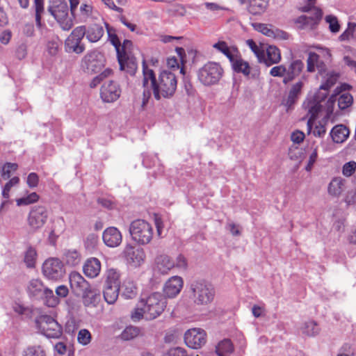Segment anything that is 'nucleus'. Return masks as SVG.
Instances as JSON below:
<instances>
[{"mask_svg":"<svg viewBox=\"0 0 356 356\" xmlns=\"http://www.w3.org/2000/svg\"><path fill=\"white\" fill-rule=\"evenodd\" d=\"M177 86V80L174 73L170 71L163 70L160 72L158 78H156L154 71L148 67L145 60H143L142 79L143 97L141 104L142 108L148 102L152 91L156 100H160L161 97L170 98L175 93Z\"/></svg>","mask_w":356,"mask_h":356,"instance_id":"1","label":"nucleus"},{"mask_svg":"<svg viewBox=\"0 0 356 356\" xmlns=\"http://www.w3.org/2000/svg\"><path fill=\"white\" fill-rule=\"evenodd\" d=\"M167 305L165 298L160 293H153L146 298H141L135 309V318L148 321L159 317Z\"/></svg>","mask_w":356,"mask_h":356,"instance_id":"2","label":"nucleus"},{"mask_svg":"<svg viewBox=\"0 0 356 356\" xmlns=\"http://www.w3.org/2000/svg\"><path fill=\"white\" fill-rule=\"evenodd\" d=\"M107 32L108 40L115 49L120 70L133 76L134 56L132 54V42L129 40H124L122 44H121L114 29L107 26Z\"/></svg>","mask_w":356,"mask_h":356,"instance_id":"3","label":"nucleus"},{"mask_svg":"<svg viewBox=\"0 0 356 356\" xmlns=\"http://www.w3.org/2000/svg\"><path fill=\"white\" fill-rule=\"evenodd\" d=\"M215 289L209 282L200 280L193 281L188 286L189 300L197 306H207L214 300Z\"/></svg>","mask_w":356,"mask_h":356,"instance_id":"4","label":"nucleus"},{"mask_svg":"<svg viewBox=\"0 0 356 356\" xmlns=\"http://www.w3.org/2000/svg\"><path fill=\"white\" fill-rule=\"evenodd\" d=\"M49 11L64 31H69L73 26L72 18L69 15L67 3L64 0H52Z\"/></svg>","mask_w":356,"mask_h":356,"instance_id":"5","label":"nucleus"},{"mask_svg":"<svg viewBox=\"0 0 356 356\" xmlns=\"http://www.w3.org/2000/svg\"><path fill=\"white\" fill-rule=\"evenodd\" d=\"M223 70L217 63L209 62L198 71V79L205 86L217 83L221 79Z\"/></svg>","mask_w":356,"mask_h":356,"instance_id":"6","label":"nucleus"},{"mask_svg":"<svg viewBox=\"0 0 356 356\" xmlns=\"http://www.w3.org/2000/svg\"><path fill=\"white\" fill-rule=\"evenodd\" d=\"M86 33L85 26L76 27L67 38L65 46L67 51L81 54L85 50V46L81 42Z\"/></svg>","mask_w":356,"mask_h":356,"instance_id":"7","label":"nucleus"},{"mask_svg":"<svg viewBox=\"0 0 356 356\" xmlns=\"http://www.w3.org/2000/svg\"><path fill=\"white\" fill-rule=\"evenodd\" d=\"M105 65L104 55L97 51L88 52L82 59L81 67L85 72L90 74L99 72Z\"/></svg>","mask_w":356,"mask_h":356,"instance_id":"8","label":"nucleus"},{"mask_svg":"<svg viewBox=\"0 0 356 356\" xmlns=\"http://www.w3.org/2000/svg\"><path fill=\"white\" fill-rule=\"evenodd\" d=\"M42 273L49 280H58L63 278L65 270L60 259L51 257L46 259L43 263Z\"/></svg>","mask_w":356,"mask_h":356,"instance_id":"9","label":"nucleus"},{"mask_svg":"<svg viewBox=\"0 0 356 356\" xmlns=\"http://www.w3.org/2000/svg\"><path fill=\"white\" fill-rule=\"evenodd\" d=\"M48 218L47 209L42 206H35L31 209L28 216V225L33 232L40 229Z\"/></svg>","mask_w":356,"mask_h":356,"instance_id":"10","label":"nucleus"},{"mask_svg":"<svg viewBox=\"0 0 356 356\" xmlns=\"http://www.w3.org/2000/svg\"><path fill=\"white\" fill-rule=\"evenodd\" d=\"M184 341L189 348H200L207 341L206 332L200 328L190 329L184 334Z\"/></svg>","mask_w":356,"mask_h":356,"instance_id":"11","label":"nucleus"},{"mask_svg":"<svg viewBox=\"0 0 356 356\" xmlns=\"http://www.w3.org/2000/svg\"><path fill=\"white\" fill-rule=\"evenodd\" d=\"M153 232L151 225L144 220H135V241L144 245L150 242Z\"/></svg>","mask_w":356,"mask_h":356,"instance_id":"12","label":"nucleus"},{"mask_svg":"<svg viewBox=\"0 0 356 356\" xmlns=\"http://www.w3.org/2000/svg\"><path fill=\"white\" fill-rule=\"evenodd\" d=\"M41 327L44 334L48 338H59L62 334V327L49 316L41 317Z\"/></svg>","mask_w":356,"mask_h":356,"instance_id":"13","label":"nucleus"},{"mask_svg":"<svg viewBox=\"0 0 356 356\" xmlns=\"http://www.w3.org/2000/svg\"><path fill=\"white\" fill-rule=\"evenodd\" d=\"M120 93L119 85L113 81L104 83L100 90L102 99L107 103L116 101L120 97Z\"/></svg>","mask_w":356,"mask_h":356,"instance_id":"14","label":"nucleus"},{"mask_svg":"<svg viewBox=\"0 0 356 356\" xmlns=\"http://www.w3.org/2000/svg\"><path fill=\"white\" fill-rule=\"evenodd\" d=\"M69 280L70 287L76 296H81L87 289H89L90 284L77 272H72L70 274Z\"/></svg>","mask_w":356,"mask_h":356,"instance_id":"15","label":"nucleus"},{"mask_svg":"<svg viewBox=\"0 0 356 356\" xmlns=\"http://www.w3.org/2000/svg\"><path fill=\"white\" fill-rule=\"evenodd\" d=\"M183 279L177 275L172 276L168 280L163 287V293L168 298H175L183 288Z\"/></svg>","mask_w":356,"mask_h":356,"instance_id":"16","label":"nucleus"},{"mask_svg":"<svg viewBox=\"0 0 356 356\" xmlns=\"http://www.w3.org/2000/svg\"><path fill=\"white\" fill-rule=\"evenodd\" d=\"M323 12L318 8H314L312 16L301 15L296 19V23L300 24L301 29H314L322 18Z\"/></svg>","mask_w":356,"mask_h":356,"instance_id":"17","label":"nucleus"},{"mask_svg":"<svg viewBox=\"0 0 356 356\" xmlns=\"http://www.w3.org/2000/svg\"><path fill=\"white\" fill-rule=\"evenodd\" d=\"M102 238L104 243L110 248L117 247L122 242L121 233L114 227L106 229L103 232Z\"/></svg>","mask_w":356,"mask_h":356,"instance_id":"18","label":"nucleus"},{"mask_svg":"<svg viewBox=\"0 0 356 356\" xmlns=\"http://www.w3.org/2000/svg\"><path fill=\"white\" fill-rule=\"evenodd\" d=\"M302 87L303 82L302 81H298L291 86L287 97L284 99L282 102L286 110H289L296 103L301 94Z\"/></svg>","mask_w":356,"mask_h":356,"instance_id":"19","label":"nucleus"},{"mask_svg":"<svg viewBox=\"0 0 356 356\" xmlns=\"http://www.w3.org/2000/svg\"><path fill=\"white\" fill-rule=\"evenodd\" d=\"M175 266V261L166 254L159 255L155 259V270L162 275L168 274Z\"/></svg>","mask_w":356,"mask_h":356,"instance_id":"20","label":"nucleus"},{"mask_svg":"<svg viewBox=\"0 0 356 356\" xmlns=\"http://www.w3.org/2000/svg\"><path fill=\"white\" fill-rule=\"evenodd\" d=\"M282 59L280 50L275 46L270 45L267 47L266 53L264 51V58L261 63L267 66L277 64Z\"/></svg>","mask_w":356,"mask_h":356,"instance_id":"21","label":"nucleus"},{"mask_svg":"<svg viewBox=\"0 0 356 356\" xmlns=\"http://www.w3.org/2000/svg\"><path fill=\"white\" fill-rule=\"evenodd\" d=\"M83 270L87 277H96L101 270L100 261L95 257L88 259L83 266Z\"/></svg>","mask_w":356,"mask_h":356,"instance_id":"22","label":"nucleus"},{"mask_svg":"<svg viewBox=\"0 0 356 356\" xmlns=\"http://www.w3.org/2000/svg\"><path fill=\"white\" fill-rule=\"evenodd\" d=\"M346 180L341 177L332 179L327 186V193L333 197H339L346 188Z\"/></svg>","mask_w":356,"mask_h":356,"instance_id":"23","label":"nucleus"},{"mask_svg":"<svg viewBox=\"0 0 356 356\" xmlns=\"http://www.w3.org/2000/svg\"><path fill=\"white\" fill-rule=\"evenodd\" d=\"M303 106L306 110H307L308 113L310 115L309 119L307 122V125L310 129L312 127L311 124L312 121L316 118L318 113L321 110L322 106L320 104V102L315 97L305 101L303 104Z\"/></svg>","mask_w":356,"mask_h":356,"instance_id":"24","label":"nucleus"},{"mask_svg":"<svg viewBox=\"0 0 356 356\" xmlns=\"http://www.w3.org/2000/svg\"><path fill=\"white\" fill-rule=\"evenodd\" d=\"M268 6V0H248V10L253 15L263 14Z\"/></svg>","mask_w":356,"mask_h":356,"instance_id":"25","label":"nucleus"},{"mask_svg":"<svg viewBox=\"0 0 356 356\" xmlns=\"http://www.w3.org/2000/svg\"><path fill=\"white\" fill-rule=\"evenodd\" d=\"M330 134L334 143H340L346 140L349 135V130L345 125L339 124L332 128Z\"/></svg>","mask_w":356,"mask_h":356,"instance_id":"26","label":"nucleus"},{"mask_svg":"<svg viewBox=\"0 0 356 356\" xmlns=\"http://www.w3.org/2000/svg\"><path fill=\"white\" fill-rule=\"evenodd\" d=\"M81 296L83 298V302L85 306L95 305V304L99 300V293L95 289L89 286V289H87L84 293H81Z\"/></svg>","mask_w":356,"mask_h":356,"instance_id":"27","label":"nucleus"},{"mask_svg":"<svg viewBox=\"0 0 356 356\" xmlns=\"http://www.w3.org/2000/svg\"><path fill=\"white\" fill-rule=\"evenodd\" d=\"M104 33V29L101 25L93 24L89 26L88 30H86V38L90 42H96L102 38Z\"/></svg>","mask_w":356,"mask_h":356,"instance_id":"28","label":"nucleus"},{"mask_svg":"<svg viewBox=\"0 0 356 356\" xmlns=\"http://www.w3.org/2000/svg\"><path fill=\"white\" fill-rule=\"evenodd\" d=\"M47 349L42 343L29 346L22 352V356H47Z\"/></svg>","mask_w":356,"mask_h":356,"instance_id":"29","label":"nucleus"},{"mask_svg":"<svg viewBox=\"0 0 356 356\" xmlns=\"http://www.w3.org/2000/svg\"><path fill=\"white\" fill-rule=\"evenodd\" d=\"M45 288L41 280L33 279L28 285V292L31 296L42 298Z\"/></svg>","mask_w":356,"mask_h":356,"instance_id":"30","label":"nucleus"},{"mask_svg":"<svg viewBox=\"0 0 356 356\" xmlns=\"http://www.w3.org/2000/svg\"><path fill=\"white\" fill-rule=\"evenodd\" d=\"M234 351V346L231 340L225 339L220 341L216 346L218 356H227Z\"/></svg>","mask_w":356,"mask_h":356,"instance_id":"31","label":"nucleus"},{"mask_svg":"<svg viewBox=\"0 0 356 356\" xmlns=\"http://www.w3.org/2000/svg\"><path fill=\"white\" fill-rule=\"evenodd\" d=\"M63 259L67 265L76 266L80 264L81 257L80 253L76 250H67L64 251Z\"/></svg>","mask_w":356,"mask_h":356,"instance_id":"32","label":"nucleus"},{"mask_svg":"<svg viewBox=\"0 0 356 356\" xmlns=\"http://www.w3.org/2000/svg\"><path fill=\"white\" fill-rule=\"evenodd\" d=\"M65 229V221L63 218H59L56 220L55 225L51 229L49 240L51 244H54L58 235L63 233Z\"/></svg>","mask_w":356,"mask_h":356,"instance_id":"33","label":"nucleus"},{"mask_svg":"<svg viewBox=\"0 0 356 356\" xmlns=\"http://www.w3.org/2000/svg\"><path fill=\"white\" fill-rule=\"evenodd\" d=\"M120 287H117L116 285L106 286L104 290V297L105 300L108 304H113L119 296Z\"/></svg>","mask_w":356,"mask_h":356,"instance_id":"34","label":"nucleus"},{"mask_svg":"<svg viewBox=\"0 0 356 356\" xmlns=\"http://www.w3.org/2000/svg\"><path fill=\"white\" fill-rule=\"evenodd\" d=\"M305 67L304 63L300 59H296L292 60L288 68H286V72L290 74L292 78H296L302 72Z\"/></svg>","mask_w":356,"mask_h":356,"instance_id":"35","label":"nucleus"},{"mask_svg":"<svg viewBox=\"0 0 356 356\" xmlns=\"http://www.w3.org/2000/svg\"><path fill=\"white\" fill-rule=\"evenodd\" d=\"M105 285L112 286L116 285L117 287H120V275L116 270L111 268L107 270Z\"/></svg>","mask_w":356,"mask_h":356,"instance_id":"36","label":"nucleus"},{"mask_svg":"<svg viewBox=\"0 0 356 356\" xmlns=\"http://www.w3.org/2000/svg\"><path fill=\"white\" fill-rule=\"evenodd\" d=\"M234 70L236 72H241L245 76L250 74V66L248 62L242 59H236L233 62Z\"/></svg>","mask_w":356,"mask_h":356,"instance_id":"37","label":"nucleus"},{"mask_svg":"<svg viewBox=\"0 0 356 356\" xmlns=\"http://www.w3.org/2000/svg\"><path fill=\"white\" fill-rule=\"evenodd\" d=\"M338 106L341 110H345L350 107L353 102V96L348 93L345 92L341 94L337 99Z\"/></svg>","mask_w":356,"mask_h":356,"instance_id":"38","label":"nucleus"},{"mask_svg":"<svg viewBox=\"0 0 356 356\" xmlns=\"http://www.w3.org/2000/svg\"><path fill=\"white\" fill-rule=\"evenodd\" d=\"M252 26L256 31L261 32L264 35L268 37L276 38L275 30L271 29L268 25L261 23H252Z\"/></svg>","mask_w":356,"mask_h":356,"instance_id":"39","label":"nucleus"},{"mask_svg":"<svg viewBox=\"0 0 356 356\" xmlns=\"http://www.w3.org/2000/svg\"><path fill=\"white\" fill-rule=\"evenodd\" d=\"M319 331L317 323L314 321H307L304 325L303 332L308 336H315L319 333Z\"/></svg>","mask_w":356,"mask_h":356,"instance_id":"40","label":"nucleus"},{"mask_svg":"<svg viewBox=\"0 0 356 356\" xmlns=\"http://www.w3.org/2000/svg\"><path fill=\"white\" fill-rule=\"evenodd\" d=\"M319 56L315 52H309L307 60V71L314 72L318 63Z\"/></svg>","mask_w":356,"mask_h":356,"instance_id":"41","label":"nucleus"},{"mask_svg":"<svg viewBox=\"0 0 356 356\" xmlns=\"http://www.w3.org/2000/svg\"><path fill=\"white\" fill-rule=\"evenodd\" d=\"M92 340V335L87 329H81L77 334V341L82 346L88 345Z\"/></svg>","mask_w":356,"mask_h":356,"instance_id":"42","label":"nucleus"},{"mask_svg":"<svg viewBox=\"0 0 356 356\" xmlns=\"http://www.w3.org/2000/svg\"><path fill=\"white\" fill-rule=\"evenodd\" d=\"M42 298L46 299L47 305L49 307H55L59 302L58 299L54 296L53 291L48 288L44 289Z\"/></svg>","mask_w":356,"mask_h":356,"instance_id":"43","label":"nucleus"},{"mask_svg":"<svg viewBox=\"0 0 356 356\" xmlns=\"http://www.w3.org/2000/svg\"><path fill=\"white\" fill-rule=\"evenodd\" d=\"M38 199L39 195L36 193L33 192L26 197L17 199L16 200V202L17 206L29 205L36 202L38 200Z\"/></svg>","mask_w":356,"mask_h":356,"instance_id":"44","label":"nucleus"},{"mask_svg":"<svg viewBox=\"0 0 356 356\" xmlns=\"http://www.w3.org/2000/svg\"><path fill=\"white\" fill-rule=\"evenodd\" d=\"M112 70L109 68L104 70L102 73L99 75L96 76L92 79L90 83V88H93L98 86L103 80L106 78L110 76L112 74Z\"/></svg>","mask_w":356,"mask_h":356,"instance_id":"45","label":"nucleus"},{"mask_svg":"<svg viewBox=\"0 0 356 356\" xmlns=\"http://www.w3.org/2000/svg\"><path fill=\"white\" fill-rule=\"evenodd\" d=\"M37 253L35 249L33 248H29L24 256V262L26 263L27 267L32 268L34 267L35 259H36Z\"/></svg>","mask_w":356,"mask_h":356,"instance_id":"46","label":"nucleus"},{"mask_svg":"<svg viewBox=\"0 0 356 356\" xmlns=\"http://www.w3.org/2000/svg\"><path fill=\"white\" fill-rule=\"evenodd\" d=\"M355 28H356L355 23L349 22L348 24V28L346 29V30L344 31L339 36L340 40H341V41L348 40L350 38H353Z\"/></svg>","mask_w":356,"mask_h":356,"instance_id":"47","label":"nucleus"},{"mask_svg":"<svg viewBox=\"0 0 356 356\" xmlns=\"http://www.w3.org/2000/svg\"><path fill=\"white\" fill-rule=\"evenodd\" d=\"M35 8V22L38 27L41 26V14L44 12L43 0H34Z\"/></svg>","mask_w":356,"mask_h":356,"instance_id":"48","label":"nucleus"},{"mask_svg":"<svg viewBox=\"0 0 356 356\" xmlns=\"http://www.w3.org/2000/svg\"><path fill=\"white\" fill-rule=\"evenodd\" d=\"M247 44L250 48V49L254 52L256 55L257 58L259 63H261L262 58H264V50L261 49L257 44L254 42L253 40H248L246 41Z\"/></svg>","mask_w":356,"mask_h":356,"instance_id":"49","label":"nucleus"},{"mask_svg":"<svg viewBox=\"0 0 356 356\" xmlns=\"http://www.w3.org/2000/svg\"><path fill=\"white\" fill-rule=\"evenodd\" d=\"M325 21L329 24V29L332 33H337L339 31L340 25L338 19L335 16L327 15L325 17Z\"/></svg>","mask_w":356,"mask_h":356,"instance_id":"50","label":"nucleus"},{"mask_svg":"<svg viewBox=\"0 0 356 356\" xmlns=\"http://www.w3.org/2000/svg\"><path fill=\"white\" fill-rule=\"evenodd\" d=\"M213 47L218 49L219 51L222 52L224 55H225L227 58L232 60V54L225 42L219 41L217 43H215L213 45Z\"/></svg>","mask_w":356,"mask_h":356,"instance_id":"51","label":"nucleus"},{"mask_svg":"<svg viewBox=\"0 0 356 356\" xmlns=\"http://www.w3.org/2000/svg\"><path fill=\"white\" fill-rule=\"evenodd\" d=\"M163 356H188V353L183 348L175 347L166 350Z\"/></svg>","mask_w":356,"mask_h":356,"instance_id":"52","label":"nucleus"},{"mask_svg":"<svg viewBox=\"0 0 356 356\" xmlns=\"http://www.w3.org/2000/svg\"><path fill=\"white\" fill-rule=\"evenodd\" d=\"M92 6L86 3H82L80 6V17L81 21H86L92 13Z\"/></svg>","mask_w":356,"mask_h":356,"instance_id":"53","label":"nucleus"},{"mask_svg":"<svg viewBox=\"0 0 356 356\" xmlns=\"http://www.w3.org/2000/svg\"><path fill=\"white\" fill-rule=\"evenodd\" d=\"M356 170V162L355 161H349L346 163L342 168L343 175L346 177L351 176Z\"/></svg>","mask_w":356,"mask_h":356,"instance_id":"54","label":"nucleus"},{"mask_svg":"<svg viewBox=\"0 0 356 356\" xmlns=\"http://www.w3.org/2000/svg\"><path fill=\"white\" fill-rule=\"evenodd\" d=\"M286 72V67L284 65L275 66L270 70V74L274 77H282Z\"/></svg>","mask_w":356,"mask_h":356,"instance_id":"55","label":"nucleus"},{"mask_svg":"<svg viewBox=\"0 0 356 356\" xmlns=\"http://www.w3.org/2000/svg\"><path fill=\"white\" fill-rule=\"evenodd\" d=\"M339 76L337 74L332 73L330 74L329 77L327 79L325 83L322 84L320 86V88L324 90H329L337 81Z\"/></svg>","mask_w":356,"mask_h":356,"instance_id":"56","label":"nucleus"},{"mask_svg":"<svg viewBox=\"0 0 356 356\" xmlns=\"http://www.w3.org/2000/svg\"><path fill=\"white\" fill-rule=\"evenodd\" d=\"M17 164L6 163L3 167V177L8 179L10 176L11 171H15L17 169Z\"/></svg>","mask_w":356,"mask_h":356,"instance_id":"57","label":"nucleus"},{"mask_svg":"<svg viewBox=\"0 0 356 356\" xmlns=\"http://www.w3.org/2000/svg\"><path fill=\"white\" fill-rule=\"evenodd\" d=\"M39 183V177L35 172L30 173L26 179V184L31 188H33L38 186Z\"/></svg>","mask_w":356,"mask_h":356,"instance_id":"58","label":"nucleus"},{"mask_svg":"<svg viewBox=\"0 0 356 356\" xmlns=\"http://www.w3.org/2000/svg\"><path fill=\"white\" fill-rule=\"evenodd\" d=\"M120 338L123 341L132 339L134 338V327L127 326L120 335Z\"/></svg>","mask_w":356,"mask_h":356,"instance_id":"59","label":"nucleus"},{"mask_svg":"<svg viewBox=\"0 0 356 356\" xmlns=\"http://www.w3.org/2000/svg\"><path fill=\"white\" fill-rule=\"evenodd\" d=\"M47 48L49 54L56 55L58 49V43L56 40L49 41L47 44Z\"/></svg>","mask_w":356,"mask_h":356,"instance_id":"60","label":"nucleus"},{"mask_svg":"<svg viewBox=\"0 0 356 356\" xmlns=\"http://www.w3.org/2000/svg\"><path fill=\"white\" fill-rule=\"evenodd\" d=\"M175 266L180 269H186L187 268V261L186 257L182 254H179L176 259V261L175 262Z\"/></svg>","mask_w":356,"mask_h":356,"instance_id":"61","label":"nucleus"},{"mask_svg":"<svg viewBox=\"0 0 356 356\" xmlns=\"http://www.w3.org/2000/svg\"><path fill=\"white\" fill-rule=\"evenodd\" d=\"M317 159V150L314 149L309 156L308 163L305 167V170L307 172L312 170L314 163L316 162Z\"/></svg>","mask_w":356,"mask_h":356,"instance_id":"62","label":"nucleus"},{"mask_svg":"<svg viewBox=\"0 0 356 356\" xmlns=\"http://www.w3.org/2000/svg\"><path fill=\"white\" fill-rule=\"evenodd\" d=\"M291 138L293 143L296 144H300L303 141L305 138V134L303 132L300 131H296L292 133Z\"/></svg>","mask_w":356,"mask_h":356,"instance_id":"63","label":"nucleus"},{"mask_svg":"<svg viewBox=\"0 0 356 356\" xmlns=\"http://www.w3.org/2000/svg\"><path fill=\"white\" fill-rule=\"evenodd\" d=\"M12 33L9 30H5L0 33V42L8 44L11 39Z\"/></svg>","mask_w":356,"mask_h":356,"instance_id":"64","label":"nucleus"}]
</instances>
